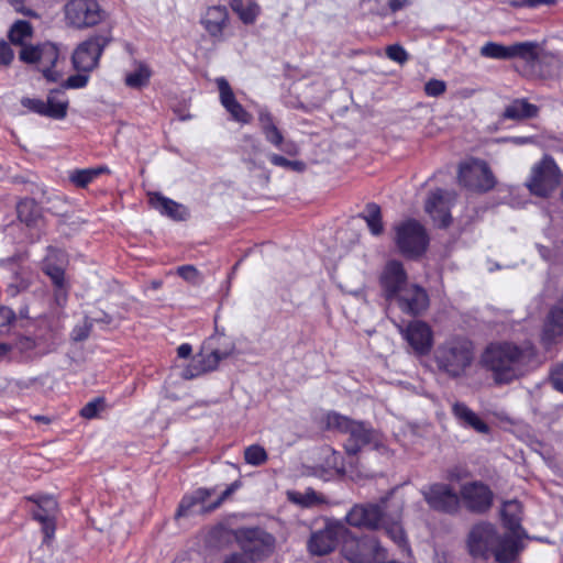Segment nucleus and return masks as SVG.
<instances>
[{
  "instance_id": "bb28decb",
  "label": "nucleus",
  "mask_w": 563,
  "mask_h": 563,
  "mask_svg": "<svg viewBox=\"0 0 563 563\" xmlns=\"http://www.w3.org/2000/svg\"><path fill=\"white\" fill-rule=\"evenodd\" d=\"M148 196L151 206L161 213L166 214L174 220H184L186 218V209L176 201L166 198L158 192H152Z\"/></svg>"
},
{
  "instance_id": "864d4df0",
  "label": "nucleus",
  "mask_w": 563,
  "mask_h": 563,
  "mask_svg": "<svg viewBox=\"0 0 563 563\" xmlns=\"http://www.w3.org/2000/svg\"><path fill=\"white\" fill-rule=\"evenodd\" d=\"M14 58V53L10 45L0 40V66H9Z\"/></svg>"
},
{
  "instance_id": "ddd939ff",
  "label": "nucleus",
  "mask_w": 563,
  "mask_h": 563,
  "mask_svg": "<svg viewBox=\"0 0 563 563\" xmlns=\"http://www.w3.org/2000/svg\"><path fill=\"white\" fill-rule=\"evenodd\" d=\"M112 41L110 34H96L80 43L73 53L75 69L82 73L93 70L106 46Z\"/></svg>"
},
{
  "instance_id": "f3484780",
  "label": "nucleus",
  "mask_w": 563,
  "mask_h": 563,
  "mask_svg": "<svg viewBox=\"0 0 563 563\" xmlns=\"http://www.w3.org/2000/svg\"><path fill=\"white\" fill-rule=\"evenodd\" d=\"M345 533L346 528L341 522L327 520L323 528L311 532L307 549L312 555H327L335 550Z\"/></svg>"
},
{
  "instance_id": "c756f323",
  "label": "nucleus",
  "mask_w": 563,
  "mask_h": 563,
  "mask_svg": "<svg viewBox=\"0 0 563 563\" xmlns=\"http://www.w3.org/2000/svg\"><path fill=\"white\" fill-rule=\"evenodd\" d=\"M560 335H563V300L552 307L544 328V340L551 342Z\"/></svg>"
},
{
  "instance_id": "c9c22d12",
  "label": "nucleus",
  "mask_w": 563,
  "mask_h": 563,
  "mask_svg": "<svg viewBox=\"0 0 563 563\" xmlns=\"http://www.w3.org/2000/svg\"><path fill=\"white\" fill-rule=\"evenodd\" d=\"M288 499L301 507H313L324 503V498L312 488H307L305 492H288Z\"/></svg>"
},
{
  "instance_id": "b1692460",
  "label": "nucleus",
  "mask_w": 563,
  "mask_h": 563,
  "mask_svg": "<svg viewBox=\"0 0 563 563\" xmlns=\"http://www.w3.org/2000/svg\"><path fill=\"white\" fill-rule=\"evenodd\" d=\"M216 82L220 92L221 103L231 114L232 119L243 124L250 123L252 115L236 101L228 80L220 77L217 78Z\"/></svg>"
},
{
  "instance_id": "3c124183",
  "label": "nucleus",
  "mask_w": 563,
  "mask_h": 563,
  "mask_svg": "<svg viewBox=\"0 0 563 563\" xmlns=\"http://www.w3.org/2000/svg\"><path fill=\"white\" fill-rule=\"evenodd\" d=\"M21 104L35 113L46 117V103L41 99L23 98Z\"/></svg>"
},
{
  "instance_id": "58836bf2",
  "label": "nucleus",
  "mask_w": 563,
  "mask_h": 563,
  "mask_svg": "<svg viewBox=\"0 0 563 563\" xmlns=\"http://www.w3.org/2000/svg\"><path fill=\"white\" fill-rule=\"evenodd\" d=\"M269 161L275 166L291 169L297 173H302L306 169V164L302 161H290L278 154H272Z\"/></svg>"
},
{
  "instance_id": "412c9836",
  "label": "nucleus",
  "mask_w": 563,
  "mask_h": 563,
  "mask_svg": "<svg viewBox=\"0 0 563 563\" xmlns=\"http://www.w3.org/2000/svg\"><path fill=\"white\" fill-rule=\"evenodd\" d=\"M389 303L396 305L407 314L418 316L429 307V297L422 287L416 284H409L394 298V301Z\"/></svg>"
},
{
  "instance_id": "8fccbe9b",
  "label": "nucleus",
  "mask_w": 563,
  "mask_h": 563,
  "mask_svg": "<svg viewBox=\"0 0 563 563\" xmlns=\"http://www.w3.org/2000/svg\"><path fill=\"white\" fill-rule=\"evenodd\" d=\"M89 77L84 74H76L68 77L63 84L60 89H79L86 87Z\"/></svg>"
},
{
  "instance_id": "4468645a",
  "label": "nucleus",
  "mask_w": 563,
  "mask_h": 563,
  "mask_svg": "<svg viewBox=\"0 0 563 563\" xmlns=\"http://www.w3.org/2000/svg\"><path fill=\"white\" fill-rule=\"evenodd\" d=\"M538 48L539 45L536 42H519L508 46L487 42L481 47V55L494 59L520 58L528 64H532L539 57Z\"/></svg>"
},
{
  "instance_id": "de8ad7c7",
  "label": "nucleus",
  "mask_w": 563,
  "mask_h": 563,
  "mask_svg": "<svg viewBox=\"0 0 563 563\" xmlns=\"http://www.w3.org/2000/svg\"><path fill=\"white\" fill-rule=\"evenodd\" d=\"M38 508L48 515L49 518H55L57 512V501L51 496H42L35 499Z\"/></svg>"
},
{
  "instance_id": "bf43d9fd",
  "label": "nucleus",
  "mask_w": 563,
  "mask_h": 563,
  "mask_svg": "<svg viewBox=\"0 0 563 563\" xmlns=\"http://www.w3.org/2000/svg\"><path fill=\"white\" fill-rule=\"evenodd\" d=\"M42 530H43V533H44V541H48L53 538L54 536V532H55V522H54V518H49L45 521H42Z\"/></svg>"
},
{
  "instance_id": "f704fd0d",
  "label": "nucleus",
  "mask_w": 563,
  "mask_h": 563,
  "mask_svg": "<svg viewBox=\"0 0 563 563\" xmlns=\"http://www.w3.org/2000/svg\"><path fill=\"white\" fill-rule=\"evenodd\" d=\"M152 71L145 64H137L133 71L125 75L124 82L128 87L133 89H140L147 86Z\"/></svg>"
},
{
  "instance_id": "473e14b6",
  "label": "nucleus",
  "mask_w": 563,
  "mask_h": 563,
  "mask_svg": "<svg viewBox=\"0 0 563 563\" xmlns=\"http://www.w3.org/2000/svg\"><path fill=\"white\" fill-rule=\"evenodd\" d=\"M361 218L365 220L372 234L379 235L383 233L384 225L382 222V211L377 203H367L365 211L361 214Z\"/></svg>"
},
{
  "instance_id": "0e129e2a",
  "label": "nucleus",
  "mask_w": 563,
  "mask_h": 563,
  "mask_svg": "<svg viewBox=\"0 0 563 563\" xmlns=\"http://www.w3.org/2000/svg\"><path fill=\"white\" fill-rule=\"evenodd\" d=\"M279 148L291 156L297 155L299 152L298 146L294 142H286L285 144L283 143Z\"/></svg>"
},
{
  "instance_id": "39448f33",
  "label": "nucleus",
  "mask_w": 563,
  "mask_h": 563,
  "mask_svg": "<svg viewBox=\"0 0 563 563\" xmlns=\"http://www.w3.org/2000/svg\"><path fill=\"white\" fill-rule=\"evenodd\" d=\"M223 335L211 336L203 345L202 351L194 358L192 363L184 371L183 377L191 379L207 372L214 371L220 361L229 357L234 352V344L228 342L220 344Z\"/></svg>"
},
{
  "instance_id": "1a4fd4ad",
  "label": "nucleus",
  "mask_w": 563,
  "mask_h": 563,
  "mask_svg": "<svg viewBox=\"0 0 563 563\" xmlns=\"http://www.w3.org/2000/svg\"><path fill=\"white\" fill-rule=\"evenodd\" d=\"M64 11L67 25L77 30L92 27L106 18V12L96 0H69Z\"/></svg>"
},
{
  "instance_id": "49530a36",
  "label": "nucleus",
  "mask_w": 563,
  "mask_h": 563,
  "mask_svg": "<svg viewBox=\"0 0 563 563\" xmlns=\"http://www.w3.org/2000/svg\"><path fill=\"white\" fill-rule=\"evenodd\" d=\"M446 91V84L440 79H430L424 85V92L429 97H439Z\"/></svg>"
},
{
  "instance_id": "a18cd8bd",
  "label": "nucleus",
  "mask_w": 563,
  "mask_h": 563,
  "mask_svg": "<svg viewBox=\"0 0 563 563\" xmlns=\"http://www.w3.org/2000/svg\"><path fill=\"white\" fill-rule=\"evenodd\" d=\"M386 55L389 59L400 65L405 64L409 58V55L406 52V49L399 44H393L387 46Z\"/></svg>"
},
{
  "instance_id": "5701e85b",
  "label": "nucleus",
  "mask_w": 563,
  "mask_h": 563,
  "mask_svg": "<svg viewBox=\"0 0 563 563\" xmlns=\"http://www.w3.org/2000/svg\"><path fill=\"white\" fill-rule=\"evenodd\" d=\"M404 338L412 347L416 354L426 355L430 352L433 343L431 328L423 321H411L406 329H400Z\"/></svg>"
},
{
  "instance_id": "6e6d98bb",
  "label": "nucleus",
  "mask_w": 563,
  "mask_h": 563,
  "mask_svg": "<svg viewBox=\"0 0 563 563\" xmlns=\"http://www.w3.org/2000/svg\"><path fill=\"white\" fill-rule=\"evenodd\" d=\"M551 382L555 389L563 393V363L552 371Z\"/></svg>"
},
{
  "instance_id": "338daca9",
  "label": "nucleus",
  "mask_w": 563,
  "mask_h": 563,
  "mask_svg": "<svg viewBox=\"0 0 563 563\" xmlns=\"http://www.w3.org/2000/svg\"><path fill=\"white\" fill-rule=\"evenodd\" d=\"M89 320H92L93 323H104L110 324L112 322V317L106 312H100L98 317L89 318Z\"/></svg>"
},
{
  "instance_id": "37998d69",
  "label": "nucleus",
  "mask_w": 563,
  "mask_h": 563,
  "mask_svg": "<svg viewBox=\"0 0 563 563\" xmlns=\"http://www.w3.org/2000/svg\"><path fill=\"white\" fill-rule=\"evenodd\" d=\"M104 408V400L102 398H96L88 404H86L81 410V417L86 419H92L98 416V413Z\"/></svg>"
},
{
  "instance_id": "7c9ffc66",
  "label": "nucleus",
  "mask_w": 563,
  "mask_h": 563,
  "mask_svg": "<svg viewBox=\"0 0 563 563\" xmlns=\"http://www.w3.org/2000/svg\"><path fill=\"white\" fill-rule=\"evenodd\" d=\"M538 108L525 99H516L508 104L503 113L505 119L522 120L536 117Z\"/></svg>"
},
{
  "instance_id": "c85d7f7f",
  "label": "nucleus",
  "mask_w": 563,
  "mask_h": 563,
  "mask_svg": "<svg viewBox=\"0 0 563 563\" xmlns=\"http://www.w3.org/2000/svg\"><path fill=\"white\" fill-rule=\"evenodd\" d=\"M46 103V117L60 120L67 115L68 99L63 89H53L48 92Z\"/></svg>"
},
{
  "instance_id": "20e7f679",
  "label": "nucleus",
  "mask_w": 563,
  "mask_h": 563,
  "mask_svg": "<svg viewBox=\"0 0 563 563\" xmlns=\"http://www.w3.org/2000/svg\"><path fill=\"white\" fill-rule=\"evenodd\" d=\"M325 424L330 430H338L349 434L344 449L350 456L356 455L363 448L369 445L375 440V433L371 428H367L363 422L351 420L336 412L327 415Z\"/></svg>"
},
{
  "instance_id": "4be33fe9",
  "label": "nucleus",
  "mask_w": 563,
  "mask_h": 563,
  "mask_svg": "<svg viewBox=\"0 0 563 563\" xmlns=\"http://www.w3.org/2000/svg\"><path fill=\"white\" fill-rule=\"evenodd\" d=\"M380 284L386 300L393 302L394 298L409 285L402 264L398 261H389L383 271Z\"/></svg>"
},
{
  "instance_id": "ea45409f",
  "label": "nucleus",
  "mask_w": 563,
  "mask_h": 563,
  "mask_svg": "<svg viewBox=\"0 0 563 563\" xmlns=\"http://www.w3.org/2000/svg\"><path fill=\"white\" fill-rule=\"evenodd\" d=\"M383 523L385 525L386 533L395 543H397L400 547L406 544V534L398 521H391L390 523H388L387 518H385Z\"/></svg>"
},
{
  "instance_id": "a878e982",
  "label": "nucleus",
  "mask_w": 563,
  "mask_h": 563,
  "mask_svg": "<svg viewBox=\"0 0 563 563\" xmlns=\"http://www.w3.org/2000/svg\"><path fill=\"white\" fill-rule=\"evenodd\" d=\"M521 512V504L516 499L503 504L501 519L504 526L510 531V533H508L510 538H518L520 545H522V538L525 537V531L520 525Z\"/></svg>"
},
{
  "instance_id": "052dcab7",
  "label": "nucleus",
  "mask_w": 563,
  "mask_h": 563,
  "mask_svg": "<svg viewBox=\"0 0 563 563\" xmlns=\"http://www.w3.org/2000/svg\"><path fill=\"white\" fill-rule=\"evenodd\" d=\"M258 121H260L262 131H265V130L269 129L271 126L275 125L272 114L266 110L260 111Z\"/></svg>"
},
{
  "instance_id": "4d7b16f0",
  "label": "nucleus",
  "mask_w": 563,
  "mask_h": 563,
  "mask_svg": "<svg viewBox=\"0 0 563 563\" xmlns=\"http://www.w3.org/2000/svg\"><path fill=\"white\" fill-rule=\"evenodd\" d=\"M15 320L14 312L8 307H0V328L9 325Z\"/></svg>"
},
{
  "instance_id": "6ab92c4d",
  "label": "nucleus",
  "mask_w": 563,
  "mask_h": 563,
  "mask_svg": "<svg viewBox=\"0 0 563 563\" xmlns=\"http://www.w3.org/2000/svg\"><path fill=\"white\" fill-rule=\"evenodd\" d=\"M494 494L492 489L482 482H470L461 486L460 499L465 507L477 514L487 511L493 504Z\"/></svg>"
},
{
  "instance_id": "680f3d73",
  "label": "nucleus",
  "mask_w": 563,
  "mask_h": 563,
  "mask_svg": "<svg viewBox=\"0 0 563 563\" xmlns=\"http://www.w3.org/2000/svg\"><path fill=\"white\" fill-rule=\"evenodd\" d=\"M411 4V0H389L388 7L391 12H397Z\"/></svg>"
},
{
  "instance_id": "f03ea898",
  "label": "nucleus",
  "mask_w": 563,
  "mask_h": 563,
  "mask_svg": "<svg viewBox=\"0 0 563 563\" xmlns=\"http://www.w3.org/2000/svg\"><path fill=\"white\" fill-rule=\"evenodd\" d=\"M468 552L473 558L488 559L492 554L499 563H510L517 559L523 545L518 538L500 536L489 522L475 525L467 537Z\"/></svg>"
},
{
  "instance_id": "e2e57ef3",
  "label": "nucleus",
  "mask_w": 563,
  "mask_h": 563,
  "mask_svg": "<svg viewBox=\"0 0 563 563\" xmlns=\"http://www.w3.org/2000/svg\"><path fill=\"white\" fill-rule=\"evenodd\" d=\"M224 563H253V561L244 553H235L229 556Z\"/></svg>"
},
{
  "instance_id": "e433bc0d",
  "label": "nucleus",
  "mask_w": 563,
  "mask_h": 563,
  "mask_svg": "<svg viewBox=\"0 0 563 563\" xmlns=\"http://www.w3.org/2000/svg\"><path fill=\"white\" fill-rule=\"evenodd\" d=\"M33 29L30 22L24 20L16 21L9 31V40L14 45L25 46L23 44L25 38H30L32 36Z\"/></svg>"
},
{
  "instance_id": "9d476101",
  "label": "nucleus",
  "mask_w": 563,
  "mask_h": 563,
  "mask_svg": "<svg viewBox=\"0 0 563 563\" xmlns=\"http://www.w3.org/2000/svg\"><path fill=\"white\" fill-rule=\"evenodd\" d=\"M390 496L391 494L380 498L378 503L354 505L345 517L347 523L356 528L378 529L385 518H388L387 503Z\"/></svg>"
},
{
  "instance_id": "13d9d810",
  "label": "nucleus",
  "mask_w": 563,
  "mask_h": 563,
  "mask_svg": "<svg viewBox=\"0 0 563 563\" xmlns=\"http://www.w3.org/2000/svg\"><path fill=\"white\" fill-rule=\"evenodd\" d=\"M555 0H520V1H514L511 4L514 7H529V8H536L540 4H553Z\"/></svg>"
},
{
  "instance_id": "09e8293b",
  "label": "nucleus",
  "mask_w": 563,
  "mask_h": 563,
  "mask_svg": "<svg viewBox=\"0 0 563 563\" xmlns=\"http://www.w3.org/2000/svg\"><path fill=\"white\" fill-rule=\"evenodd\" d=\"M92 329V320L86 318L82 324L76 325L71 332V338L76 342H81L86 340Z\"/></svg>"
},
{
  "instance_id": "a19ab883",
  "label": "nucleus",
  "mask_w": 563,
  "mask_h": 563,
  "mask_svg": "<svg viewBox=\"0 0 563 563\" xmlns=\"http://www.w3.org/2000/svg\"><path fill=\"white\" fill-rule=\"evenodd\" d=\"M98 176V170L88 169H77L70 175V180L77 187H86L89 183H91Z\"/></svg>"
},
{
  "instance_id": "0eeeda50",
  "label": "nucleus",
  "mask_w": 563,
  "mask_h": 563,
  "mask_svg": "<svg viewBox=\"0 0 563 563\" xmlns=\"http://www.w3.org/2000/svg\"><path fill=\"white\" fill-rule=\"evenodd\" d=\"M562 174L554 159L545 155L531 168L526 186L529 191L538 197H549L560 185Z\"/></svg>"
},
{
  "instance_id": "f8f14e48",
  "label": "nucleus",
  "mask_w": 563,
  "mask_h": 563,
  "mask_svg": "<svg viewBox=\"0 0 563 563\" xmlns=\"http://www.w3.org/2000/svg\"><path fill=\"white\" fill-rule=\"evenodd\" d=\"M342 553L351 563H379L385 559L384 549L374 537L346 538Z\"/></svg>"
},
{
  "instance_id": "aec40b11",
  "label": "nucleus",
  "mask_w": 563,
  "mask_h": 563,
  "mask_svg": "<svg viewBox=\"0 0 563 563\" xmlns=\"http://www.w3.org/2000/svg\"><path fill=\"white\" fill-rule=\"evenodd\" d=\"M455 200L453 191L437 189L430 192L424 209L439 228H446L451 223L450 208Z\"/></svg>"
},
{
  "instance_id": "603ef678",
  "label": "nucleus",
  "mask_w": 563,
  "mask_h": 563,
  "mask_svg": "<svg viewBox=\"0 0 563 563\" xmlns=\"http://www.w3.org/2000/svg\"><path fill=\"white\" fill-rule=\"evenodd\" d=\"M265 139L276 147H280L284 143V137L282 132L276 125L271 126L269 129L263 131Z\"/></svg>"
},
{
  "instance_id": "774afa93",
  "label": "nucleus",
  "mask_w": 563,
  "mask_h": 563,
  "mask_svg": "<svg viewBox=\"0 0 563 563\" xmlns=\"http://www.w3.org/2000/svg\"><path fill=\"white\" fill-rule=\"evenodd\" d=\"M191 351H192L191 345L184 343L178 346L177 354L180 358H187L191 354Z\"/></svg>"
},
{
  "instance_id": "6e6552de",
  "label": "nucleus",
  "mask_w": 563,
  "mask_h": 563,
  "mask_svg": "<svg viewBox=\"0 0 563 563\" xmlns=\"http://www.w3.org/2000/svg\"><path fill=\"white\" fill-rule=\"evenodd\" d=\"M66 255L63 251L48 247L42 262V271L47 275L54 286V300L57 306H65L68 297L69 284L65 278Z\"/></svg>"
},
{
  "instance_id": "69168bd1",
  "label": "nucleus",
  "mask_w": 563,
  "mask_h": 563,
  "mask_svg": "<svg viewBox=\"0 0 563 563\" xmlns=\"http://www.w3.org/2000/svg\"><path fill=\"white\" fill-rule=\"evenodd\" d=\"M12 350L13 346L11 344L0 342V363L9 357Z\"/></svg>"
},
{
  "instance_id": "79ce46f5",
  "label": "nucleus",
  "mask_w": 563,
  "mask_h": 563,
  "mask_svg": "<svg viewBox=\"0 0 563 563\" xmlns=\"http://www.w3.org/2000/svg\"><path fill=\"white\" fill-rule=\"evenodd\" d=\"M236 14L242 20L243 23L252 24L260 14V7L256 2L249 1L246 7L243 5L242 9L239 12H236Z\"/></svg>"
},
{
  "instance_id": "2eb2a0df",
  "label": "nucleus",
  "mask_w": 563,
  "mask_h": 563,
  "mask_svg": "<svg viewBox=\"0 0 563 563\" xmlns=\"http://www.w3.org/2000/svg\"><path fill=\"white\" fill-rule=\"evenodd\" d=\"M235 538L244 551V554L252 561L262 560L268 556L274 550V537L257 528L239 529L235 532Z\"/></svg>"
},
{
  "instance_id": "393cba45",
  "label": "nucleus",
  "mask_w": 563,
  "mask_h": 563,
  "mask_svg": "<svg viewBox=\"0 0 563 563\" xmlns=\"http://www.w3.org/2000/svg\"><path fill=\"white\" fill-rule=\"evenodd\" d=\"M200 22L211 37L221 40L223 30L229 22L228 9L224 5L209 7L202 14Z\"/></svg>"
},
{
  "instance_id": "5fc2aeb1",
  "label": "nucleus",
  "mask_w": 563,
  "mask_h": 563,
  "mask_svg": "<svg viewBox=\"0 0 563 563\" xmlns=\"http://www.w3.org/2000/svg\"><path fill=\"white\" fill-rule=\"evenodd\" d=\"M177 273L186 280L194 282L198 277V271L191 265L178 267Z\"/></svg>"
},
{
  "instance_id": "c03bdc74",
  "label": "nucleus",
  "mask_w": 563,
  "mask_h": 563,
  "mask_svg": "<svg viewBox=\"0 0 563 563\" xmlns=\"http://www.w3.org/2000/svg\"><path fill=\"white\" fill-rule=\"evenodd\" d=\"M240 486L241 483L239 481H235L234 483L230 484L214 503L210 504L209 506L202 507L201 512H210L219 508L222 505V503L225 499H228Z\"/></svg>"
},
{
  "instance_id": "9b49d317",
  "label": "nucleus",
  "mask_w": 563,
  "mask_h": 563,
  "mask_svg": "<svg viewBox=\"0 0 563 563\" xmlns=\"http://www.w3.org/2000/svg\"><path fill=\"white\" fill-rule=\"evenodd\" d=\"M396 243L399 251L409 257L421 255L428 246L424 228L416 220H407L395 228Z\"/></svg>"
},
{
  "instance_id": "4c0bfd02",
  "label": "nucleus",
  "mask_w": 563,
  "mask_h": 563,
  "mask_svg": "<svg viewBox=\"0 0 563 563\" xmlns=\"http://www.w3.org/2000/svg\"><path fill=\"white\" fill-rule=\"evenodd\" d=\"M267 459V452L262 445L252 444L244 450V460L250 465H263Z\"/></svg>"
},
{
  "instance_id": "7ed1b4c3",
  "label": "nucleus",
  "mask_w": 563,
  "mask_h": 563,
  "mask_svg": "<svg viewBox=\"0 0 563 563\" xmlns=\"http://www.w3.org/2000/svg\"><path fill=\"white\" fill-rule=\"evenodd\" d=\"M433 358L441 374L452 379L462 378L475 361V347L466 336L452 335L437 346Z\"/></svg>"
},
{
  "instance_id": "f257e3e1",
  "label": "nucleus",
  "mask_w": 563,
  "mask_h": 563,
  "mask_svg": "<svg viewBox=\"0 0 563 563\" xmlns=\"http://www.w3.org/2000/svg\"><path fill=\"white\" fill-rule=\"evenodd\" d=\"M536 360L537 351L530 342H497L485 349L481 362L492 373L494 382L500 385L526 375Z\"/></svg>"
},
{
  "instance_id": "cd10ccee",
  "label": "nucleus",
  "mask_w": 563,
  "mask_h": 563,
  "mask_svg": "<svg viewBox=\"0 0 563 563\" xmlns=\"http://www.w3.org/2000/svg\"><path fill=\"white\" fill-rule=\"evenodd\" d=\"M455 418L466 427H470L478 433H487L488 426L465 404L455 402L452 407Z\"/></svg>"
},
{
  "instance_id": "dca6fc26",
  "label": "nucleus",
  "mask_w": 563,
  "mask_h": 563,
  "mask_svg": "<svg viewBox=\"0 0 563 563\" xmlns=\"http://www.w3.org/2000/svg\"><path fill=\"white\" fill-rule=\"evenodd\" d=\"M459 183L470 190L484 192L493 189L496 180L486 162L473 159L460 165Z\"/></svg>"
},
{
  "instance_id": "423d86ee",
  "label": "nucleus",
  "mask_w": 563,
  "mask_h": 563,
  "mask_svg": "<svg viewBox=\"0 0 563 563\" xmlns=\"http://www.w3.org/2000/svg\"><path fill=\"white\" fill-rule=\"evenodd\" d=\"M19 58L25 64H33L48 81H58L63 73L55 67L59 58V49L53 43H43L38 45H25L19 54Z\"/></svg>"
},
{
  "instance_id": "72a5a7b5",
  "label": "nucleus",
  "mask_w": 563,
  "mask_h": 563,
  "mask_svg": "<svg viewBox=\"0 0 563 563\" xmlns=\"http://www.w3.org/2000/svg\"><path fill=\"white\" fill-rule=\"evenodd\" d=\"M18 218L26 225H33L41 217V210L33 199L21 200L16 206Z\"/></svg>"
},
{
  "instance_id": "2f4dec72",
  "label": "nucleus",
  "mask_w": 563,
  "mask_h": 563,
  "mask_svg": "<svg viewBox=\"0 0 563 563\" xmlns=\"http://www.w3.org/2000/svg\"><path fill=\"white\" fill-rule=\"evenodd\" d=\"M213 489L199 488L189 496H185L177 509L176 517L187 516L190 509L197 504H203L212 494Z\"/></svg>"
},
{
  "instance_id": "a211bd4d",
  "label": "nucleus",
  "mask_w": 563,
  "mask_h": 563,
  "mask_svg": "<svg viewBox=\"0 0 563 563\" xmlns=\"http://www.w3.org/2000/svg\"><path fill=\"white\" fill-rule=\"evenodd\" d=\"M421 493L429 507L435 511L453 515L460 509V496L448 484L435 483L424 487Z\"/></svg>"
}]
</instances>
